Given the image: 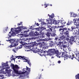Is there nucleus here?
<instances>
[{"instance_id": "1", "label": "nucleus", "mask_w": 79, "mask_h": 79, "mask_svg": "<svg viewBox=\"0 0 79 79\" xmlns=\"http://www.w3.org/2000/svg\"><path fill=\"white\" fill-rule=\"evenodd\" d=\"M48 28L49 29L48 30H46V31H47V33L46 34V35L47 37L50 38V35L52 37H55L56 35V34L53 31H55V28L54 26H51L50 25H48L47 26Z\"/></svg>"}, {"instance_id": "2", "label": "nucleus", "mask_w": 79, "mask_h": 79, "mask_svg": "<svg viewBox=\"0 0 79 79\" xmlns=\"http://www.w3.org/2000/svg\"><path fill=\"white\" fill-rule=\"evenodd\" d=\"M47 53V55L49 56H52L53 55H56L57 56H59V50H55V49H48V51H44L43 53Z\"/></svg>"}, {"instance_id": "3", "label": "nucleus", "mask_w": 79, "mask_h": 79, "mask_svg": "<svg viewBox=\"0 0 79 79\" xmlns=\"http://www.w3.org/2000/svg\"><path fill=\"white\" fill-rule=\"evenodd\" d=\"M29 30L27 31H23V33H26L25 34V37H31L32 39H36V37L34 38V37H37L40 34L37 31H35V32H34L33 34L32 32L29 33Z\"/></svg>"}, {"instance_id": "4", "label": "nucleus", "mask_w": 79, "mask_h": 79, "mask_svg": "<svg viewBox=\"0 0 79 79\" xmlns=\"http://www.w3.org/2000/svg\"><path fill=\"white\" fill-rule=\"evenodd\" d=\"M77 35H75L74 36H71L70 37H69V39H67V36H66V40H67V41H69V43L71 44V45H73V43L76 42V39L75 37H76Z\"/></svg>"}, {"instance_id": "5", "label": "nucleus", "mask_w": 79, "mask_h": 79, "mask_svg": "<svg viewBox=\"0 0 79 79\" xmlns=\"http://www.w3.org/2000/svg\"><path fill=\"white\" fill-rule=\"evenodd\" d=\"M72 30H71V29L65 27L64 28V34L65 35L67 36V39L68 40L69 38V32H71Z\"/></svg>"}, {"instance_id": "6", "label": "nucleus", "mask_w": 79, "mask_h": 79, "mask_svg": "<svg viewBox=\"0 0 79 79\" xmlns=\"http://www.w3.org/2000/svg\"><path fill=\"white\" fill-rule=\"evenodd\" d=\"M19 68V67L18 65H15L13 67V70L15 73L16 74H19V71H18V69Z\"/></svg>"}, {"instance_id": "7", "label": "nucleus", "mask_w": 79, "mask_h": 79, "mask_svg": "<svg viewBox=\"0 0 79 79\" xmlns=\"http://www.w3.org/2000/svg\"><path fill=\"white\" fill-rule=\"evenodd\" d=\"M74 23L77 26V27L79 29V19H74Z\"/></svg>"}, {"instance_id": "8", "label": "nucleus", "mask_w": 79, "mask_h": 79, "mask_svg": "<svg viewBox=\"0 0 79 79\" xmlns=\"http://www.w3.org/2000/svg\"><path fill=\"white\" fill-rule=\"evenodd\" d=\"M15 29V32H16V33H19V32L21 31V26L18 27L17 28H11V30H13V29Z\"/></svg>"}, {"instance_id": "9", "label": "nucleus", "mask_w": 79, "mask_h": 79, "mask_svg": "<svg viewBox=\"0 0 79 79\" xmlns=\"http://www.w3.org/2000/svg\"><path fill=\"white\" fill-rule=\"evenodd\" d=\"M77 57H75L74 56V54H73L72 56L71 57V55H69L67 57V58H70L72 60H73V58H75V59H76L77 60V56H76Z\"/></svg>"}, {"instance_id": "10", "label": "nucleus", "mask_w": 79, "mask_h": 79, "mask_svg": "<svg viewBox=\"0 0 79 79\" xmlns=\"http://www.w3.org/2000/svg\"><path fill=\"white\" fill-rule=\"evenodd\" d=\"M40 35H39L40 36H39L38 37H40V38H44L45 37V35H44V33L42 32V31H40Z\"/></svg>"}, {"instance_id": "11", "label": "nucleus", "mask_w": 79, "mask_h": 79, "mask_svg": "<svg viewBox=\"0 0 79 79\" xmlns=\"http://www.w3.org/2000/svg\"><path fill=\"white\" fill-rule=\"evenodd\" d=\"M10 41V43L13 45L16 42V40L15 39H10L8 40Z\"/></svg>"}, {"instance_id": "12", "label": "nucleus", "mask_w": 79, "mask_h": 79, "mask_svg": "<svg viewBox=\"0 0 79 79\" xmlns=\"http://www.w3.org/2000/svg\"><path fill=\"white\" fill-rule=\"evenodd\" d=\"M61 47H63V48H66L67 47V42L66 41H64V43H62Z\"/></svg>"}, {"instance_id": "13", "label": "nucleus", "mask_w": 79, "mask_h": 79, "mask_svg": "<svg viewBox=\"0 0 79 79\" xmlns=\"http://www.w3.org/2000/svg\"><path fill=\"white\" fill-rule=\"evenodd\" d=\"M61 56L62 57H63V58L64 57V58H65L66 60V59H68V58H67V57L68 56H69V55H68V54H66V55L63 52H62Z\"/></svg>"}, {"instance_id": "14", "label": "nucleus", "mask_w": 79, "mask_h": 79, "mask_svg": "<svg viewBox=\"0 0 79 79\" xmlns=\"http://www.w3.org/2000/svg\"><path fill=\"white\" fill-rule=\"evenodd\" d=\"M23 60H25V62L26 63H27L28 64L30 65V66H31V63L30 62V60H28V59H27L26 58H23Z\"/></svg>"}, {"instance_id": "15", "label": "nucleus", "mask_w": 79, "mask_h": 79, "mask_svg": "<svg viewBox=\"0 0 79 79\" xmlns=\"http://www.w3.org/2000/svg\"><path fill=\"white\" fill-rule=\"evenodd\" d=\"M31 47H34L35 46H37V43H36V42H32L31 44L30 45Z\"/></svg>"}, {"instance_id": "16", "label": "nucleus", "mask_w": 79, "mask_h": 79, "mask_svg": "<svg viewBox=\"0 0 79 79\" xmlns=\"http://www.w3.org/2000/svg\"><path fill=\"white\" fill-rule=\"evenodd\" d=\"M8 61H6V63H2V66L3 67H6L7 66H8V64H8Z\"/></svg>"}, {"instance_id": "17", "label": "nucleus", "mask_w": 79, "mask_h": 79, "mask_svg": "<svg viewBox=\"0 0 79 79\" xmlns=\"http://www.w3.org/2000/svg\"><path fill=\"white\" fill-rule=\"evenodd\" d=\"M65 38H66V37H65V36L64 35H63L62 36H61L59 38V39H58V40L59 41H60H60L62 40H63V39L64 40Z\"/></svg>"}, {"instance_id": "18", "label": "nucleus", "mask_w": 79, "mask_h": 79, "mask_svg": "<svg viewBox=\"0 0 79 79\" xmlns=\"http://www.w3.org/2000/svg\"><path fill=\"white\" fill-rule=\"evenodd\" d=\"M60 23H61L62 25H64L66 24V21H64V20H60Z\"/></svg>"}, {"instance_id": "19", "label": "nucleus", "mask_w": 79, "mask_h": 79, "mask_svg": "<svg viewBox=\"0 0 79 79\" xmlns=\"http://www.w3.org/2000/svg\"><path fill=\"white\" fill-rule=\"evenodd\" d=\"M51 43L50 44V47H54V46H55V42L51 41Z\"/></svg>"}, {"instance_id": "20", "label": "nucleus", "mask_w": 79, "mask_h": 79, "mask_svg": "<svg viewBox=\"0 0 79 79\" xmlns=\"http://www.w3.org/2000/svg\"><path fill=\"white\" fill-rule=\"evenodd\" d=\"M48 16H49V19H52L54 18V16H55V15H54V14H52L51 15H50L49 14H48Z\"/></svg>"}, {"instance_id": "21", "label": "nucleus", "mask_w": 79, "mask_h": 79, "mask_svg": "<svg viewBox=\"0 0 79 79\" xmlns=\"http://www.w3.org/2000/svg\"><path fill=\"white\" fill-rule=\"evenodd\" d=\"M47 22H48L47 23H46L45 22H43L42 23V26L43 27H44V25H45V24H49L50 23V20H49L46 19Z\"/></svg>"}, {"instance_id": "22", "label": "nucleus", "mask_w": 79, "mask_h": 79, "mask_svg": "<svg viewBox=\"0 0 79 79\" xmlns=\"http://www.w3.org/2000/svg\"><path fill=\"white\" fill-rule=\"evenodd\" d=\"M53 23L55 24H58L60 23V20H55Z\"/></svg>"}, {"instance_id": "23", "label": "nucleus", "mask_w": 79, "mask_h": 79, "mask_svg": "<svg viewBox=\"0 0 79 79\" xmlns=\"http://www.w3.org/2000/svg\"><path fill=\"white\" fill-rule=\"evenodd\" d=\"M59 31L60 32H61L62 34H63L64 32V28H60Z\"/></svg>"}, {"instance_id": "24", "label": "nucleus", "mask_w": 79, "mask_h": 79, "mask_svg": "<svg viewBox=\"0 0 79 79\" xmlns=\"http://www.w3.org/2000/svg\"><path fill=\"white\" fill-rule=\"evenodd\" d=\"M72 31H73V30H74L77 27V26L76 24L74 25V26L71 27Z\"/></svg>"}, {"instance_id": "25", "label": "nucleus", "mask_w": 79, "mask_h": 79, "mask_svg": "<svg viewBox=\"0 0 79 79\" xmlns=\"http://www.w3.org/2000/svg\"><path fill=\"white\" fill-rule=\"evenodd\" d=\"M35 50L33 51V52H35V53H38V52H39V51L40 50L39 49H37V48L36 47V48H35Z\"/></svg>"}, {"instance_id": "26", "label": "nucleus", "mask_w": 79, "mask_h": 79, "mask_svg": "<svg viewBox=\"0 0 79 79\" xmlns=\"http://www.w3.org/2000/svg\"><path fill=\"white\" fill-rule=\"evenodd\" d=\"M73 23V22L71 21H68V23H67L66 25L67 26H69V25H71V24H72V23Z\"/></svg>"}, {"instance_id": "27", "label": "nucleus", "mask_w": 79, "mask_h": 79, "mask_svg": "<svg viewBox=\"0 0 79 79\" xmlns=\"http://www.w3.org/2000/svg\"><path fill=\"white\" fill-rule=\"evenodd\" d=\"M18 48H16V47L12 49L13 52H14V53H16V51H17V50H18Z\"/></svg>"}, {"instance_id": "28", "label": "nucleus", "mask_w": 79, "mask_h": 79, "mask_svg": "<svg viewBox=\"0 0 79 79\" xmlns=\"http://www.w3.org/2000/svg\"><path fill=\"white\" fill-rule=\"evenodd\" d=\"M22 46H23L24 47H28V44L25 43L22 44Z\"/></svg>"}, {"instance_id": "29", "label": "nucleus", "mask_w": 79, "mask_h": 79, "mask_svg": "<svg viewBox=\"0 0 79 79\" xmlns=\"http://www.w3.org/2000/svg\"><path fill=\"white\" fill-rule=\"evenodd\" d=\"M70 14L71 15H72V16H73V17H77V15L75 14H74L73 13L71 12Z\"/></svg>"}, {"instance_id": "30", "label": "nucleus", "mask_w": 79, "mask_h": 79, "mask_svg": "<svg viewBox=\"0 0 79 79\" xmlns=\"http://www.w3.org/2000/svg\"><path fill=\"white\" fill-rule=\"evenodd\" d=\"M26 70H27L28 73H29L31 72V68H29V67L26 66Z\"/></svg>"}, {"instance_id": "31", "label": "nucleus", "mask_w": 79, "mask_h": 79, "mask_svg": "<svg viewBox=\"0 0 79 79\" xmlns=\"http://www.w3.org/2000/svg\"><path fill=\"white\" fill-rule=\"evenodd\" d=\"M77 60L79 61V51L78 52V53L77 55Z\"/></svg>"}, {"instance_id": "32", "label": "nucleus", "mask_w": 79, "mask_h": 79, "mask_svg": "<svg viewBox=\"0 0 79 79\" xmlns=\"http://www.w3.org/2000/svg\"><path fill=\"white\" fill-rule=\"evenodd\" d=\"M16 58H18V59H21V58H24V56H17L16 57Z\"/></svg>"}, {"instance_id": "33", "label": "nucleus", "mask_w": 79, "mask_h": 79, "mask_svg": "<svg viewBox=\"0 0 79 79\" xmlns=\"http://www.w3.org/2000/svg\"><path fill=\"white\" fill-rule=\"evenodd\" d=\"M11 35L15 36L16 35V32L15 31H12V33L11 34Z\"/></svg>"}, {"instance_id": "34", "label": "nucleus", "mask_w": 79, "mask_h": 79, "mask_svg": "<svg viewBox=\"0 0 79 79\" xmlns=\"http://www.w3.org/2000/svg\"><path fill=\"white\" fill-rule=\"evenodd\" d=\"M27 27H21V31H22V30H24V29H27Z\"/></svg>"}, {"instance_id": "35", "label": "nucleus", "mask_w": 79, "mask_h": 79, "mask_svg": "<svg viewBox=\"0 0 79 79\" xmlns=\"http://www.w3.org/2000/svg\"><path fill=\"white\" fill-rule=\"evenodd\" d=\"M46 44L45 42H43L40 43V45L41 46H45Z\"/></svg>"}, {"instance_id": "36", "label": "nucleus", "mask_w": 79, "mask_h": 79, "mask_svg": "<svg viewBox=\"0 0 79 79\" xmlns=\"http://www.w3.org/2000/svg\"><path fill=\"white\" fill-rule=\"evenodd\" d=\"M75 78L76 79H79V73L77 75H76L75 76Z\"/></svg>"}, {"instance_id": "37", "label": "nucleus", "mask_w": 79, "mask_h": 79, "mask_svg": "<svg viewBox=\"0 0 79 79\" xmlns=\"http://www.w3.org/2000/svg\"><path fill=\"white\" fill-rule=\"evenodd\" d=\"M40 28L41 30V31H44V30H45L46 29V28L44 27H41Z\"/></svg>"}, {"instance_id": "38", "label": "nucleus", "mask_w": 79, "mask_h": 79, "mask_svg": "<svg viewBox=\"0 0 79 79\" xmlns=\"http://www.w3.org/2000/svg\"><path fill=\"white\" fill-rule=\"evenodd\" d=\"M74 30V31H76V32H77L79 31V28H78L77 27Z\"/></svg>"}, {"instance_id": "39", "label": "nucleus", "mask_w": 79, "mask_h": 79, "mask_svg": "<svg viewBox=\"0 0 79 79\" xmlns=\"http://www.w3.org/2000/svg\"><path fill=\"white\" fill-rule=\"evenodd\" d=\"M8 47L9 48H12V47H14V45H13V44H11L8 46Z\"/></svg>"}, {"instance_id": "40", "label": "nucleus", "mask_w": 79, "mask_h": 79, "mask_svg": "<svg viewBox=\"0 0 79 79\" xmlns=\"http://www.w3.org/2000/svg\"><path fill=\"white\" fill-rule=\"evenodd\" d=\"M19 43L21 44H23V43H24V42L23 41H21V40L20 39H19Z\"/></svg>"}, {"instance_id": "41", "label": "nucleus", "mask_w": 79, "mask_h": 79, "mask_svg": "<svg viewBox=\"0 0 79 79\" xmlns=\"http://www.w3.org/2000/svg\"><path fill=\"white\" fill-rule=\"evenodd\" d=\"M4 78V76L2 75H0V79H2Z\"/></svg>"}, {"instance_id": "42", "label": "nucleus", "mask_w": 79, "mask_h": 79, "mask_svg": "<svg viewBox=\"0 0 79 79\" xmlns=\"http://www.w3.org/2000/svg\"><path fill=\"white\" fill-rule=\"evenodd\" d=\"M35 30H36L37 31H40V28H35Z\"/></svg>"}, {"instance_id": "43", "label": "nucleus", "mask_w": 79, "mask_h": 79, "mask_svg": "<svg viewBox=\"0 0 79 79\" xmlns=\"http://www.w3.org/2000/svg\"><path fill=\"white\" fill-rule=\"evenodd\" d=\"M57 27L59 28H63V26H58Z\"/></svg>"}, {"instance_id": "44", "label": "nucleus", "mask_w": 79, "mask_h": 79, "mask_svg": "<svg viewBox=\"0 0 79 79\" xmlns=\"http://www.w3.org/2000/svg\"><path fill=\"white\" fill-rule=\"evenodd\" d=\"M62 43H62L61 42H59V44L60 45H62Z\"/></svg>"}, {"instance_id": "45", "label": "nucleus", "mask_w": 79, "mask_h": 79, "mask_svg": "<svg viewBox=\"0 0 79 79\" xmlns=\"http://www.w3.org/2000/svg\"><path fill=\"white\" fill-rule=\"evenodd\" d=\"M44 6H44V8H47L48 6V5H47V4H44Z\"/></svg>"}, {"instance_id": "46", "label": "nucleus", "mask_w": 79, "mask_h": 79, "mask_svg": "<svg viewBox=\"0 0 79 79\" xmlns=\"http://www.w3.org/2000/svg\"><path fill=\"white\" fill-rule=\"evenodd\" d=\"M43 41H44V42H45L46 41H47V39L45 38V39H44L43 40Z\"/></svg>"}, {"instance_id": "47", "label": "nucleus", "mask_w": 79, "mask_h": 79, "mask_svg": "<svg viewBox=\"0 0 79 79\" xmlns=\"http://www.w3.org/2000/svg\"><path fill=\"white\" fill-rule=\"evenodd\" d=\"M59 39V38L58 37H56V38H55V40H58H58Z\"/></svg>"}, {"instance_id": "48", "label": "nucleus", "mask_w": 79, "mask_h": 79, "mask_svg": "<svg viewBox=\"0 0 79 79\" xmlns=\"http://www.w3.org/2000/svg\"><path fill=\"white\" fill-rule=\"evenodd\" d=\"M33 28V27H32V26H31L30 27V28H29V29H30L31 30Z\"/></svg>"}, {"instance_id": "49", "label": "nucleus", "mask_w": 79, "mask_h": 79, "mask_svg": "<svg viewBox=\"0 0 79 79\" xmlns=\"http://www.w3.org/2000/svg\"><path fill=\"white\" fill-rule=\"evenodd\" d=\"M14 47H16V44H15V43H14V44H13Z\"/></svg>"}, {"instance_id": "50", "label": "nucleus", "mask_w": 79, "mask_h": 79, "mask_svg": "<svg viewBox=\"0 0 79 79\" xmlns=\"http://www.w3.org/2000/svg\"><path fill=\"white\" fill-rule=\"evenodd\" d=\"M11 66L12 67H13H13L15 66V65H14V64H11Z\"/></svg>"}, {"instance_id": "51", "label": "nucleus", "mask_w": 79, "mask_h": 79, "mask_svg": "<svg viewBox=\"0 0 79 79\" xmlns=\"http://www.w3.org/2000/svg\"><path fill=\"white\" fill-rule=\"evenodd\" d=\"M45 49H46V47L45 46L43 47V50H45Z\"/></svg>"}, {"instance_id": "52", "label": "nucleus", "mask_w": 79, "mask_h": 79, "mask_svg": "<svg viewBox=\"0 0 79 79\" xmlns=\"http://www.w3.org/2000/svg\"><path fill=\"white\" fill-rule=\"evenodd\" d=\"M8 29V27H7L6 28V29L5 30V31H6H6H7V29Z\"/></svg>"}, {"instance_id": "53", "label": "nucleus", "mask_w": 79, "mask_h": 79, "mask_svg": "<svg viewBox=\"0 0 79 79\" xmlns=\"http://www.w3.org/2000/svg\"><path fill=\"white\" fill-rule=\"evenodd\" d=\"M57 63H59V64H60V63H61V61L60 60H59L58 62H57Z\"/></svg>"}, {"instance_id": "54", "label": "nucleus", "mask_w": 79, "mask_h": 79, "mask_svg": "<svg viewBox=\"0 0 79 79\" xmlns=\"http://www.w3.org/2000/svg\"><path fill=\"white\" fill-rule=\"evenodd\" d=\"M41 53H44V50H41V52H40Z\"/></svg>"}, {"instance_id": "55", "label": "nucleus", "mask_w": 79, "mask_h": 79, "mask_svg": "<svg viewBox=\"0 0 79 79\" xmlns=\"http://www.w3.org/2000/svg\"><path fill=\"white\" fill-rule=\"evenodd\" d=\"M36 26H39V24L38 23H37L36 24Z\"/></svg>"}, {"instance_id": "56", "label": "nucleus", "mask_w": 79, "mask_h": 79, "mask_svg": "<svg viewBox=\"0 0 79 79\" xmlns=\"http://www.w3.org/2000/svg\"><path fill=\"white\" fill-rule=\"evenodd\" d=\"M15 59H16V58H13L12 59V60H13L14 61H15Z\"/></svg>"}, {"instance_id": "57", "label": "nucleus", "mask_w": 79, "mask_h": 79, "mask_svg": "<svg viewBox=\"0 0 79 79\" xmlns=\"http://www.w3.org/2000/svg\"><path fill=\"white\" fill-rule=\"evenodd\" d=\"M17 25H18V26H20V25H21V24L18 23Z\"/></svg>"}, {"instance_id": "58", "label": "nucleus", "mask_w": 79, "mask_h": 79, "mask_svg": "<svg viewBox=\"0 0 79 79\" xmlns=\"http://www.w3.org/2000/svg\"><path fill=\"white\" fill-rule=\"evenodd\" d=\"M23 23L22 22H21L20 24V25H21V24H22V23Z\"/></svg>"}, {"instance_id": "59", "label": "nucleus", "mask_w": 79, "mask_h": 79, "mask_svg": "<svg viewBox=\"0 0 79 79\" xmlns=\"http://www.w3.org/2000/svg\"><path fill=\"white\" fill-rule=\"evenodd\" d=\"M11 31V30L10 31ZM9 33L10 34H11V32H9Z\"/></svg>"}, {"instance_id": "60", "label": "nucleus", "mask_w": 79, "mask_h": 79, "mask_svg": "<svg viewBox=\"0 0 79 79\" xmlns=\"http://www.w3.org/2000/svg\"><path fill=\"white\" fill-rule=\"evenodd\" d=\"M23 72L25 71V70H24V68H23Z\"/></svg>"}, {"instance_id": "61", "label": "nucleus", "mask_w": 79, "mask_h": 79, "mask_svg": "<svg viewBox=\"0 0 79 79\" xmlns=\"http://www.w3.org/2000/svg\"><path fill=\"white\" fill-rule=\"evenodd\" d=\"M57 45H60V43H58V44H57Z\"/></svg>"}, {"instance_id": "62", "label": "nucleus", "mask_w": 79, "mask_h": 79, "mask_svg": "<svg viewBox=\"0 0 79 79\" xmlns=\"http://www.w3.org/2000/svg\"><path fill=\"white\" fill-rule=\"evenodd\" d=\"M2 72H1V71L0 70V74H2Z\"/></svg>"}, {"instance_id": "63", "label": "nucleus", "mask_w": 79, "mask_h": 79, "mask_svg": "<svg viewBox=\"0 0 79 79\" xmlns=\"http://www.w3.org/2000/svg\"><path fill=\"white\" fill-rule=\"evenodd\" d=\"M50 6H52V5L50 4Z\"/></svg>"}, {"instance_id": "64", "label": "nucleus", "mask_w": 79, "mask_h": 79, "mask_svg": "<svg viewBox=\"0 0 79 79\" xmlns=\"http://www.w3.org/2000/svg\"><path fill=\"white\" fill-rule=\"evenodd\" d=\"M26 72H27V71H25V73H26Z\"/></svg>"}]
</instances>
